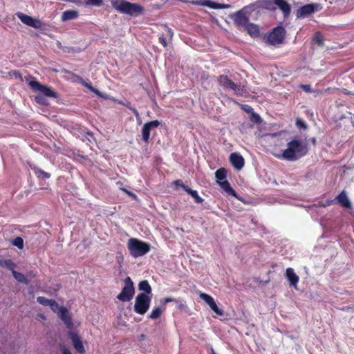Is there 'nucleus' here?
I'll return each instance as SVG.
<instances>
[{"instance_id":"obj_55","label":"nucleus","mask_w":354,"mask_h":354,"mask_svg":"<svg viewBox=\"0 0 354 354\" xmlns=\"http://www.w3.org/2000/svg\"><path fill=\"white\" fill-rule=\"evenodd\" d=\"M311 142L313 144V145H315V142H316V140L314 138H311Z\"/></svg>"},{"instance_id":"obj_10","label":"nucleus","mask_w":354,"mask_h":354,"mask_svg":"<svg viewBox=\"0 0 354 354\" xmlns=\"http://www.w3.org/2000/svg\"><path fill=\"white\" fill-rule=\"evenodd\" d=\"M219 84L221 86H223L224 88L231 89L235 93L237 94H241L243 91V88L240 86L235 84L234 82H232L230 80L227 78L225 76H221L218 80Z\"/></svg>"},{"instance_id":"obj_27","label":"nucleus","mask_w":354,"mask_h":354,"mask_svg":"<svg viewBox=\"0 0 354 354\" xmlns=\"http://www.w3.org/2000/svg\"><path fill=\"white\" fill-rule=\"evenodd\" d=\"M138 288L140 290L145 291L147 294L151 292V288L147 281L144 280L139 283Z\"/></svg>"},{"instance_id":"obj_32","label":"nucleus","mask_w":354,"mask_h":354,"mask_svg":"<svg viewBox=\"0 0 354 354\" xmlns=\"http://www.w3.org/2000/svg\"><path fill=\"white\" fill-rule=\"evenodd\" d=\"M192 3L194 5L204 6H207L209 8H213L214 2H213L210 0H196V1H193Z\"/></svg>"},{"instance_id":"obj_30","label":"nucleus","mask_w":354,"mask_h":354,"mask_svg":"<svg viewBox=\"0 0 354 354\" xmlns=\"http://www.w3.org/2000/svg\"><path fill=\"white\" fill-rule=\"evenodd\" d=\"M310 13V5H306L301 8L297 12V17H304L307 16Z\"/></svg>"},{"instance_id":"obj_54","label":"nucleus","mask_w":354,"mask_h":354,"mask_svg":"<svg viewBox=\"0 0 354 354\" xmlns=\"http://www.w3.org/2000/svg\"><path fill=\"white\" fill-rule=\"evenodd\" d=\"M306 91H308V86H301Z\"/></svg>"},{"instance_id":"obj_18","label":"nucleus","mask_w":354,"mask_h":354,"mask_svg":"<svg viewBox=\"0 0 354 354\" xmlns=\"http://www.w3.org/2000/svg\"><path fill=\"white\" fill-rule=\"evenodd\" d=\"M277 7L283 12L285 17L289 15L290 6L285 0H276V8Z\"/></svg>"},{"instance_id":"obj_43","label":"nucleus","mask_w":354,"mask_h":354,"mask_svg":"<svg viewBox=\"0 0 354 354\" xmlns=\"http://www.w3.org/2000/svg\"><path fill=\"white\" fill-rule=\"evenodd\" d=\"M174 184L176 186H178V187H182L183 189H184V187H187L186 185H185L183 184V181H182V180H176V181H175V182L174 183Z\"/></svg>"},{"instance_id":"obj_41","label":"nucleus","mask_w":354,"mask_h":354,"mask_svg":"<svg viewBox=\"0 0 354 354\" xmlns=\"http://www.w3.org/2000/svg\"><path fill=\"white\" fill-rule=\"evenodd\" d=\"M35 100H36V101L38 103H40V104H45L46 103L45 100L44 99L43 96L41 94H39V95H36L35 96Z\"/></svg>"},{"instance_id":"obj_19","label":"nucleus","mask_w":354,"mask_h":354,"mask_svg":"<svg viewBox=\"0 0 354 354\" xmlns=\"http://www.w3.org/2000/svg\"><path fill=\"white\" fill-rule=\"evenodd\" d=\"M248 34L252 37H257L259 35V28L257 25L252 23H248L245 27Z\"/></svg>"},{"instance_id":"obj_8","label":"nucleus","mask_w":354,"mask_h":354,"mask_svg":"<svg viewBox=\"0 0 354 354\" xmlns=\"http://www.w3.org/2000/svg\"><path fill=\"white\" fill-rule=\"evenodd\" d=\"M285 35V30L281 27L274 28L268 36V41L270 44L276 45L281 44Z\"/></svg>"},{"instance_id":"obj_53","label":"nucleus","mask_w":354,"mask_h":354,"mask_svg":"<svg viewBox=\"0 0 354 354\" xmlns=\"http://www.w3.org/2000/svg\"><path fill=\"white\" fill-rule=\"evenodd\" d=\"M80 82L84 85L86 88H88L89 86H91V84H88L87 82H84L82 79H80Z\"/></svg>"},{"instance_id":"obj_47","label":"nucleus","mask_w":354,"mask_h":354,"mask_svg":"<svg viewBox=\"0 0 354 354\" xmlns=\"http://www.w3.org/2000/svg\"><path fill=\"white\" fill-rule=\"evenodd\" d=\"M71 2L76 4L77 6H83L82 0H71Z\"/></svg>"},{"instance_id":"obj_7","label":"nucleus","mask_w":354,"mask_h":354,"mask_svg":"<svg viewBox=\"0 0 354 354\" xmlns=\"http://www.w3.org/2000/svg\"><path fill=\"white\" fill-rule=\"evenodd\" d=\"M16 15L22 23L34 28L39 29L44 25L38 18H33L22 12H17Z\"/></svg>"},{"instance_id":"obj_37","label":"nucleus","mask_w":354,"mask_h":354,"mask_svg":"<svg viewBox=\"0 0 354 354\" xmlns=\"http://www.w3.org/2000/svg\"><path fill=\"white\" fill-rule=\"evenodd\" d=\"M322 9V6L317 3H311V14L319 11Z\"/></svg>"},{"instance_id":"obj_29","label":"nucleus","mask_w":354,"mask_h":354,"mask_svg":"<svg viewBox=\"0 0 354 354\" xmlns=\"http://www.w3.org/2000/svg\"><path fill=\"white\" fill-rule=\"evenodd\" d=\"M84 6L100 7L103 4V0H82Z\"/></svg>"},{"instance_id":"obj_52","label":"nucleus","mask_w":354,"mask_h":354,"mask_svg":"<svg viewBox=\"0 0 354 354\" xmlns=\"http://www.w3.org/2000/svg\"><path fill=\"white\" fill-rule=\"evenodd\" d=\"M333 203H335V199H334V200H328V201H326V205H332V204H333Z\"/></svg>"},{"instance_id":"obj_50","label":"nucleus","mask_w":354,"mask_h":354,"mask_svg":"<svg viewBox=\"0 0 354 354\" xmlns=\"http://www.w3.org/2000/svg\"><path fill=\"white\" fill-rule=\"evenodd\" d=\"M166 30H167V32L168 35L170 36V37H172L174 32L171 30V29L169 28H167Z\"/></svg>"},{"instance_id":"obj_17","label":"nucleus","mask_w":354,"mask_h":354,"mask_svg":"<svg viewBox=\"0 0 354 354\" xmlns=\"http://www.w3.org/2000/svg\"><path fill=\"white\" fill-rule=\"evenodd\" d=\"M286 277L288 280L290 285L297 288V283L299 281V277L296 274L292 268H288L286 269Z\"/></svg>"},{"instance_id":"obj_44","label":"nucleus","mask_w":354,"mask_h":354,"mask_svg":"<svg viewBox=\"0 0 354 354\" xmlns=\"http://www.w3.org/2000/svg\"><path fill=\"white\" fill-rule=\"evenodd\" d=\"M129 109L133 111L135 116L136 117V119L140 120V114H139L138 111L134 108L129 107Z\"/></svg>"},{"instance_id":"obj_49","label":"nucleus","mask_w":354,"mask_h":354,"mask_svg":"<svg viewBox=\"0 0 354 354\" xmlns=\"http://www.w3.org/2000/svg\"><path fill=\"white\" fill-rule=\"evenodd\" d=\"M243 109L245 111H247L249 113H251V112H253L252 109L248 105L245 106Z\"/></svg>"},{"instance_id":"obj_34","label":"nucleus","mask_w":354,"mask_h":354,"mask_svg":"<svg viewBox=\"0 0 354 354\" xmlns=\"http://www.w3.org/2000/svg\"><path fill=\"white\" fill-rule=\"evenodd\" d=\"M296 125L299 129L306 130L308 128L307 124L300 118L297 119Z\"/></svg>"},{"instance_id":"obj_21","label":"nucleus","mask_w":354,"mask_h":354,"mask_svg":"<svg viewBox=\"0 0 354 354\" xmlns=\"http://www.w3.org/2000/svg\"><path fill=\"white\" fill-rule=\"evenodd\" d=\"M218 184L228 194L238 198V196L235 191L232 188L230 184L227 180L218 181Z\"/></svg>"},{"instance_id":"obj_33","label":"nucleus","mask_w":354,"mask_h":354,"mask_svg":"<svg viewBox=\"0 0 354 354\" xmlns=\"http://www.w3.org/2000/svg\"><path fill=\"white\" fill-rule=\"evenodd\" d=\"M37 301L44 305V306H50L51 304L53 303V300L52 299H46L44 297H38L37 298Z\"/></svg>"},{"instance_id":"obj_26","label":"nucleus","mask_w":354,"mask_h":354,"mask_svg":"<svg viewBox=\"0 0 354 354\" xmlns=\"http://www.w3.org/2000/svg\"><path fill=\"white\" fill-rule=\"evenodd\" d=\"M0 266L6 268L8 270H14L15 265L10 259H0Z\"/></svg>"},{"instance_id":"obj_16","label":"nucleus","mask_w":354,"mask_h":354,"mask_svg":"<svg viewBox=\"0 0 354 354\" xmlns=\"http://www.w3.org/2000/svg\"><path fill=\"white\" fill-rule=\"evenodd\" d=\"M230 161L233 167L237 170H241L245 165L244 158L241 155L237 153H232L230 154Z\"/></svg>"},{"instance_id":"obj_40","label":"nucleus","mask_w":354,"mask_h":354,"mask_svg":"<svg viewBox=\"0 0 354 354\" xmlns=\"http://www.w3.org/2000/svg\"><path fill=\"white\" fill-rule=\"evenodd\" d=\"M88 89H89L91 92H93V93H95L97 95H98V96H100V97H104V98H105V97H106V96H105V95H102V93H101L98 90H97V89H95V88H93L91 85V86H89Z\"/></svg>"},{"instance_id":"obj_35","label":"nucleus","mask_w":354,"mask_h":354,"mask_svg":"<svg viewBox=\"0 0 354 354\" xmlns=\"http://www.w3.org/2000/svg\"><path fill=\"white\" fill-rule=\"evenodd\" d=\"M12 243L19 249H22L24 247V241L21 237H17L13 241Z\"/></svg>"},{"instance_id":"obj_48","label":"nucleus","mask_w":354,"mask_h":354,"mask_svg":"<svg viewBox=\"0 0 354 354\" xmlns=\"http://www.w3.org/2000/svg\"><path fill=\"white\" fill-rule=\"evenodd\" d=\"M16 79H21V75L17 71H12L10 73Z\"/></svg>"},{"instance_id":"obj_45","label":"nucleus","mask_w":354,"mask_h":354,"mask_svg":"<svg viewBox=\"0 0 354 354\" xmlns=\"http://www.w3.org/2000/svg\"><path fill=\"white\" fill-rule=\"evenodd\" d=\"M174 301V299L171 298V297H166V298H164L162 301H161V303L162 304H165L168 302H171Z\"/></svg>"},{"instance_id":"obj_36","label":"nucleus","mask_w":354,"mask_h":354,"mask_svg":"<svg viewBox=\"0 0 354 354\" xmlns=\"http://www.w3.org/2000/svg\"><path fill=\"white\" fill-rule=\"evenodd\" d=\"M250 119L251 121H252L255 123H259L261 121V118H260L259 115L254 112H251V113L250 115Z\"/></svg>"},{"instance_id":"obj_57","label":"nucleus","mask_w":354,"mask_h":354,"mask_svg":"<svg viewBox=\"0 0 354 354\" xmlns=\"http://www.w3.org/2000/svg\"><path fill=\"white\" fill-rule=\"evenodd\" d=\"M212 354H216L214 351H212Z\"/></svg>"},{"instance_id":"obj_14","label":"nucleus","mask_w":354,"mask_h":354,"mask_svg":"<svg viewBox=\"0 0 354 354\" xmlns=\"http://www.w3.org/2000/svg\"><path fill=\"white\" fill-rule=\"evenodd\" d=\"M69 336L75 350L81 354L84 353L85 349L81 337L75 332L70 333Z\"/></svg>"},{"instance_id":"obj_20","label":"nucleus","mask_w":354,"mask_h":354,"mask_svg":"<svg viewBox=\"0 0 354 354\" xmlns=\"http://www.w3.org/2000/svg\"><path fill=\"white\" fill-rule=\"evenodd\" d=\"M257 3L259 7L265 9L270 10H274L276 9V0H261Z\"/></svg>"},{"instance_id":"obj_15","label":"nucleus","mask_w":354,"mask_h":354,"mask_svg":"<svg viewBox=\"0 0 354 354\" xmlns=\"http://www.w3.org/2000/svg\"><path fill=\"white\" fill-rule=\"evenodd\" d=\"M335 203L339 205L341 207L350 209L351 207V203L348 199L346 192L345 190L342 191L335 198Z\"/></svg>"},{"instance_id":"obj_3","label":"nucleus","mask_w":354,"mask_h":354,"mask_svg":"<svg viewBox=\"0 0 354 354\" xmlns=\"http://www.w3.org/2000/svg\"><path fill=\"white\" fill-rule=\"evenodd\" d=\"M129 254L134 258L144 256L150 250V245L136 238H131L127 243Z\"/></svg>"},{"instance_id":"obj_42","label":"nucleus","mask_w":354,"mask_h":354,"mask_svg":"<svg viewBox=\"0 0 354 354\" xmlns=\"http://www.w3.org/2000/svg\"><path fill=\"white\" fill-rule=\"evenodd\" d=\"M122 190L124 192H125L127 194H128L129 196L132 197L133 198H134V199L137 198V196L136 194H134L133 193H132L131 192H129V191L127 190L126 189H122Z\"/></svg>"},{"instance_id":"obj_25","label":"nucleus","mask_w":354,"mask_h":354,"mask_svg":"<svg viewBox=\"0 0 354 354\" xmlns=\"http://www.w3.org/2000/svg\"><path fill=\"white\" fill-rule=\"evenodd\" d=\"M12 274L17 281L25 284H28L29 283L27 278L22 273L17 272L14 270H12Z\"/></svg>"},{"instance_id":"obj_51","label":"nucleus","mask_w":354,"mask_h":354,"mask_svg":"<svg viewBox=\"0 0 354 354\" xmlns=\"http://www.w3.org/2000/svg\"><path fill=\"white\" fill-rule=\"evenodd\" d=\"M62 353L63 354H72L71 352L68 348H64L62 349Z\"/></svg>"},{"instance_id":"obj_46","label":"nucleus","mask_w":354,"mask_h":354,"mask_svg":"<svg viewBox=\"0 0 354 354\" xmlns=\"http://www.w3.org/2000/svg\"><path fill=\"white\" fill-rule=\"evenodd\" d=\"M159 40H160V43H161V44H162L165 47H166V46H167V41H166V39H165L164 37L160 36V37H159Z\"/></svg>"},{"instance_id":"obj_2","label":"nucleus","mask_w":354,"mask_h":354,"mask_svg":"<svg viewBox=\"0 0 354 354\" xmlns=\"http://www.w3.org/2000/svg\"><path fill=\"white\" fill-rule=\"evenodd\" d=\"M307 153V149L302 143L292 140L288 143L287 148L283 151L281 157L288 160H295Z\"/></svg>"},{"instance_id":"obj_4","label":"nucleus","mask_w":354,"mask_h":354,"mask_svg":"<svg viewBox=\"0 0 354 354\" xmlns=\"http://www.w3.org/2000/svg\"><path fill=\"white\" fill-rule=\"evenodd\" d=\"M151 297L145 293H140L136 297L134 310L140 315H144L149 310Z\"/></svg>"},{"instance_id":"obj_13","label":"nucleus","mask_w":354,"mask_h":354,"mask_svg":"<svg viewBox=\"0 0 354 354\" xmlns=\"http://www.w3.org/2000/svg\"><path fill=\"white\" fill-rule=\"evenodd\" d=\"M231 18L237 26H241L243 28L248 24V17L243 10H240L232 15Z\"/></svg>"},{"instance_id":"obj_22","label":"nucleus","mask_w":354,"mask_h":354,"mask_svg":"<svg viewBox=\"0 0 354 354\" xmlns=\"http://www.w3.org/2000/svg\"><path fill=\"white\" fill-rule=\"evenodd\" d=\"M79 15L78 11L74 10H66L62 13V20L68 21L76 19Z\"/></svg>"},{"instance_id":"obj_39","label":"nucleus","mask_w":354,"mask_h":354,"mask_svg":"<svg viewBox=\"0 0 354 354\" xmlns=\"http://www.w3.org/2000/svg\"><path fill=\"white\" fill-rule=\"evenodd\" d=\"M230 8V5L228 4H221L217 3H214V9H221V8Z\"/></svg>"},{"instance_id":"obj_28","label":"nucleus","mask_w":354,"mask_h":354,"mask_svg":"<svg viewBox=\"0 0 354 354\" xmlns=\"http://www.w3.org/2000/svg\"><path fill=\"white\" fill-rule=\"evenodd\" d=\"M163 310H164V309H162L161 307H159V306L155 307L152 310L151 314L149 315V318L152 319L159 318L161 316Z\"/></svg>"},{"instance_id":"obj_38","label":"nucleus","mask_w":354,"mask_h":354,"mask_svg":"<svg viewBox=\"0 0 354 354\" xmlns=\"http://www.w3.org/2000/svg\"><path fill=\"white\" fill-rule=\"evenodd\" d=\"M36 174L38 176H44V178H48L50 176V174L45 172L44 171H42L41 169H37L36 171Z\"/></svg>"},{"instance_id":"obj_11","label":"nucleus","mask_w":354,"mask_h":354,"mask_svg":"<svg viewBox=\"0 0 354 354\" xmlns=\"http://www.w3.org/2000/svg\"><path fill=\"white\" fill-rule=\"evenodd\" d=\"M160 124L161 122L158 120H153L145 123L142 128V140L148 142L150 136V131L152 129L158 127Z\"/></svg>"},{"instance_id":"obj_9","label":"nucleus","mask_w":354,"mask_h":354,"mask_svg":"<svg viewBox=\"0 0 354 354\" xmlns=\"http://www.w3.org/2000/svg\"><path fill=\"white\" fill-rule=\"evenodd\" d=\"M29 86L35 91H39L41 94L47 97H55V92L49 87L41 84L37 81H30Z\"/></svg>"},{"instance_id":"obj_12","label":"nucleus","mask_w":354,"mask_h":354,"mask_svg":"<svg viewBox=\"0 0 354 354\" xmlns=\"http://www.w3.org/2000/svg\"><path fill=\"white\" fill-rule=\"evenodd\" d=\"M201 299L204 300L207 304L209 305L210 308L218 315H223V312L217 306L214 298L206 293H201L199 295Z\"/></svg>"},{"instance_id":"obj_31","label":"nucleus","mask_w":354,"mask_h":354,"mask_svg":"<svg viewBox=\"0 0 354 354\" xmlns=\"http://www.w3.org/2000/svg\"><path fill=\"white\" fill-rule=\"evenodd\" d=\"M215 176L218 183V181H223L226 177V170L224 168L218 169L215 173Z\"/></svg>"},{"instance_id":"obj_6","label":"nucleus","mask_w":354,"mask_h":354,"mask_svg":"<svg viewBox=\"0 0 354 354\" xmlns=\"http://www.w3.org/2000/svg\"><path fill=\"white\" fill-rule=\"evenodd\" d=\"M50 308L53 312L59 315V317L63 320L67 327L70 328L73 327V322L66 308L59 306L54 300Z\"/></svg>"},{"instance_id":"obj_56","label":"nucleus","mask_w":354,"mask_h":354,"mask_svg":"<svg viewBox=\"0 0 354 354\" xmlns=\"http://www.w3.org/2000/svg\"><path fill=\"white\" fill-rule=\"evenodd\" d=\"M138 120V122L139 124H141V122H141V119H140V120Z\"/></svg>"},{"instance_id":"obj_24","label":"nucleus","mask_w":354,"mask_h":354,"mask_svg":"<svg viewBox=\"0 0 354 354\" xmlns=\"http://www.w3.org/2000/svg\"><path fill=\"white\" fill-rule=\"evenodd\" d=\"M184 190L188 193L189 194H190L196 201V203H201L203 202V199L202 198H201L198 194V192L196 191V190H192V189H190L189 187H184Z\"/></svg>"},{"instance_id":"obj_23","label":"nucleus","mask_w":354,"mask_h":354,"mask_svg":"<svg viewBox=\"0 0 354 354\" xmlns=\"http://www.w3.org/2000/svg\"><path fill=\"white\" fill-rule=\"evenodd\" d=\"M312 40L315 44H317L319 46H324V37L319 31L316 32L314 34Z\"/></svg>"},{"instance_id":"obj_5","label":"nucleus","mask_w":354,"mask_h":354,"mask_svg":"<svg viewBox=\"0 0 354 354\" xmlns=\"http://www.w3.org/2000/svg\"><path fill=\"white\" fill-rule=\"evenodd\" d=\"M135 293L133 283L130 277H127L124 280V286L122 292L118 295V299L122 301H130Z\"/></svg>"},{"instance_id":"obj_1","label":"nucleus","mask_w":354,"mask_h":354,"mask_svg":"<svg viewBox=\"0 0 354 354\" xmlns=\"http://www.w3.org/2000/svg\"><path fill=\"white\" fill-rule=\"evenodd\" d=\"M112 7L118 12L130 16L141 15L144 8L138 3H133L125 0H110Z\"/></svg>"}]
</instances>
